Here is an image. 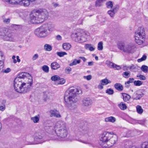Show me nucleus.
Wrapping results in <instances>:
<instances>
[{
  "label": "nucleus",
  "mask_w": 148,
  "mask_h": 148,
  "mask_svg": "<svg viewBox=\"0 0 148 148\" xmlns=\"http://www.w3.org/2000/svg\"><path fill=\"white\" fill-rule=\"evenodd\" d=\"M29 76H31L30 74L27 73H20L15 78L14 81V84H16V79L18 80V81L22 82L25 80V78H29Z\"/></svg>",
  "instance_id": "nucleus-12"
},
{
  "label": "nucleus",
  "mask_w": 148,
  "mask_h": 148,
  "mask_svg": "<svg viewBox=\"0 0 148 148\" xmlns=\"http://www.w3.org/2000/svg\"><path fill=\"white\" fill-rule=\"evenodd\" d=\"M118 106L121 110H125L127 108L126 105L122 102H121L120 104H119Z\"/></svg>",
  "instance_id": "nucleus-28"
},
{
  "label": "nucleus",
  "mask_w": 148,
  "mask_h": 148,
  "mask_svg": "<svg viewBox=\"0 0 148 148\" xmlns=\"http://www.w3.org/2000/svg\"><path fill=\"white\" fill-rule=\"evenodd\" d=\"M84 33L82 34L81 32H77L73 33L72 35L73 39L76 42H84L85 41L84 38L82 35Z\"/></svg>",
  "instance_id": "nucleus-10"
},
{
  "label": "nucleus",
  "mask_w": 148,
  "mask_h": 148,
  "mask_svg": "<svg viewBox=\"0 0 148 148\" xmlns=\"http://www.w3.org/2000/svg\"><path fill=\"white\" fill-rule=\"evenodd\" d=\"M137 77H139V79L141 80H145L146 79L145 77L142 75H137Z\"/></svg>",
  "instance_id": "nucleus-49"
},
{
  "label": "nucleus",
  "mask_w": 148,
  "mask_h": 148,
  "mask_svg": "<svg viewBox=\"0 0 148 148\" xmlns=\"http://www.w3.org/2000/svg\"><path fill=\"white\" fill-rule=\"evenodd\" d=\"M107 7L108 8H111L113 6V4L112 1H109L106 3Z\"/></svg>",
  "instance_id": "nucleus-35"
},
{
  "label": "nucleus",
  "mask_w": 148,
  "mask_h": 148,
  "mask_svg": "<svg viewBox=\"0 0 148 148\" xmlns=\"http://www.w3.org/2000/svg\"><path fill=\"white\" fill-rule=\"evenodd\" d=\"M42 69L44 71L47 73L49 71V67L46 65H44L42 67Z\"/></svg>",
  "instance_id": "nucleus-41"
},
{
  "label": "nucleus",
  "mask_w": 148,
  "mask_h": 148,
  "mask_svg": "<svg viewBox=\"0 0 148 148\" xmlns=\"http://www.w3.org/2000/svg\"><path fill=\"white\" fill-rule=\"evenodd\" d=\"M48 15L47 12L45 9L34 10L30 15L31 22L35 24L42 23L47 18Z\"/></svg>",
  "instance_id": "nucleus-3"
},
{
  "label": "nucleus",
  "mask_w": 148,
  "mask_h": 148,
  "mask_svg": "<svg viewBox=\"0 0 148 148\" xmlns=\"http://www.w3.org/2000/svg\"><path fill=\"white\" fill-rule=\"evenodd\" d=\"M13 26L14 27L19 28L21 26L19 25L13 24Z\"/></svg>",
  "instance_id": "nucleus-58"
},
{
  "label": "nucleus",
  "mask_w": 148,
  "mask_h": 148,
  "mask_svg": "<svg viewBox=\"0 0 148 148\" xmlns=\"http://www.w3.org/2000/svg\"><path fill=\"white\" fill-rule=\"evenodd\" d=\"M51 67L52 69L55 70L60 68V66L59 64L57 62H55L51 64Z\"/></svg>",
  "instance_id": "nucleus-17"
},
{
  "label": "nucleus",
  "mask_w": 148,
  "mask_h": 148,
  "mask_svg": "<svg viewBox=\"0 0 148 148\" xmlns=\"http://www.w3.org/2000/svg\"><path fill=\"white\" fill-rule=\"evenodd\" d=\"M106 64L109 65L110 67L112 68L115 69H116L117 66V65L109 61H107Z\"/></svg>",
  "instance_id": "nucleus-27"
},
{
  "label": "nucleus",
  "mask_w": 148,
  "mask_h": 148,
  "mask_svg": "<svg viewBox=\"0 0 148 148\" xmlns=\"http://www.w3.org/2000/svg\"><path fill=\"white\" fill-rule=\"evenodd\" d=\"M84 78L87 79L88 80H89L91 79L92 76L91 75H89L87 76H84Z\"/></svg>",
  "instance_id": "nucleus-53"
},
{
  "label": "nucleus",
  "mask_w": 148,
  "mask_h": 148,
  "mask_svg": "<svg viewBox=\"0 0 148 148\" xmlns=\"http://www.w3.org/2000/svg\"><path fill=\"white\" fill-rule=\"evenodd\" d=\"M38 54H36L34 55L32 58V60L33 61H34L38 58Z\"/></svg>",
  "instance_id": "nucleus-51"
},
{
  "label": "nucleus",
  "mask_w": 148,
  "mask_h": 148,
  "mask_svg": "<svg viewBox=\"0 0 148 148\" xmlns=\"http://www.w3.org/2000/svg\"><path fill=\"white\" fill-rule=\"evenodd\" d=\"M103 43L102 42H99L98 45V49L99 51H101L103 49Z\"/></svg>",
  "instance_id": "nucleus-42"
},
{
  "label": "nucleus",
  "mask_w": 148,
  "mask_h": 148,
  "mask_svg": "<svg viewBox=\"0 0 148 148\" xmlns=\"http://www.w3.org/2000/svg\"><path fill=\"white\" fill-rule=\"evenodd\" d=\"M106 92L109 95H113L114 93V91L111 88H109L106 91Z\"/></svg>",
  "instance_id": "nucleus-38"
},
{
  "label": "nucleus",
  "mask_w": 148,
  "mask_h": 148,
  "mask_svg": "<svg viewBox=\"0 0 148 148\" xmlns=\"http://www.w3.org/2000/svg\"><path fill=\"white\" fill-rule=\"evenodd\" d=\"M0 35L3 39L11 42L15 41L13 33L5 28H3L0 32Z\"/></svg>",
  "instance_id": "nucleus-6"
},
{
  "label": "nucleus",
  "mask_w": 148,
  "mask_h": 148,
  "mask_svg": "<svg viewBox=\"0 0 148 148\" xmlns=\"http://www.w3.org/2000/svg\"><path fill=\"white\" fill-rule=\"evenodd\" d=\"M1 56V57L2 60H0V71L2 69L4 66V62L3 60L5 59V57L3 56V55L2 54V53H0Z\"/></svg>",
  "instance_id": "nucleus-23"
},
{
  "label": "nucleus",
  "mask_w": 148,
  "mask_h": 148,
  "mask_svg": "<svg viewBox=\"0 0 148 148\" xmlns=\"http://www.w3.org/2000/svg\"><path fill=\"white\" fill-rule=\"evenodd\" d=\"M62 47L63 49L65 50H68L71 48V45L69 43H64L62 45Z\"/></svg>",
  "instance_id": "nucleus-25"
},
{
  "label": "nucleus",
  "mask_w": 148,
  "mask_h": 148,
  "mask_svg": "<svg viewBox=\"0 0 148 148\" xmlns=\"http://www.w3.org/2000/svg\"><path fill=\"white\" fill-rule=\"evenodd\" d=\"M2 18L3 22L7 24H8L10 21V19L9 18H6L5 16H2Z\"/></svg>",
  "instance_id": "nucleus-40"
},
{
  "label": "nucleus",
  "mask_w": 148,
  "mask_h": 148,
  "mask_svg": "<svg viewBox=\"0 0 148 148\" xmlns=\"http://www.w3.org/2000/svg\"><path fill=\"white\" fill-rule=\"evenodd\" d=\"M114 87L116 90L119 91H121L123 90V87L120 83H116L114 85Z\"/></svg>",
  "instance_id": "nucleus-19"
},
{
  "label": "nucleus",
  "mask_w": 148,
  "mask_h": 148,
  "mask_svg": "<svg viewBox=\"0 0 148 148\" xmlns=\"http://www.w3.org/2000/svg\"><path fill=\"white\" fill-rule=\"evenodd\" d=\"M104 1L102 0H97L95 2V5L96 7H100L102 5V3Z\"/></svg>",
  "instance_id": "nucleus-34"
},
{
  "label": "nucleus",
  "mask_w": 148,
  "mask_h": 148,
  "mask_svg": "<svg viewBox=\"0 0 148 148\" xmlns=\"http://www.w3.org/2000/svg\"><path fill=\"white\" fill-rule=\"evenodd\" d=\"M144 95L143 93L140 90L135 92L133 95L132 98L133 99H140Z\"/></svg>",
  "instance_id": "nucleus-13"
},
{
  "label": "nucleus",
  "mask_w": 148,
  "mask_h": 148,
  "mask_svg": "<svg viewBox=\"0 0 148 148\" xmlns=\"http://www.w3.org/2000/svg\"><path fill=\"white\" fill-rule=\"evenodd\" d=\"M128 67H127L126 66H124L123 67V69L124 71H126L128 70Z\"/></svg>",
  "instance_id": "nucleus-59"
},
{
  "label": "nucleus",
  "mask_w": 148,
  "mask_h": 148,
  "mask_svg": "<svg viewBox=\"0 0 148 148\" xmlns=\"http://www.w3.org/2000/svg\"><path fill=\"white\" fill-rule=\"evenodd\" d=\"M112 133L113 132H104L101 134L100 138V144L101 147H103V145L107 144L108 142L112 136Z\"/></svg>",
  "instance_id": "nucleus-9"
},
{
  "label": "nucleus",
  "mask_w": 148,
  "mask_h": 148,
  "mask_svg": "<svg viewBox=\"0 0 148 148\" xmlns=\"http://www.w3.org/2000/svg\"><path fill=\"white\" fill-rule=\"evenodd\" d=\"M79 58H80L82 59L84 62H85L86 60V59L84 57H79Z\"/></svg>",
  "instance_id": "nucleus-60"
},
{
  "label": "nucleus",
  "mask_w": 148,
  "mask_h": 148,
  "mask_svg": "<svg viewBox=\"0 0 148 148\" xmlns=\"http://www.w3.org/2000/svg\"><path fill=\"white\" fill-rule=\"evenodd\" d=\"M118 141V137L117 135L114 134L113 133L112 134L111 138L108 142L107 144L103 145V147L109 148L112 146L116 144Z\"/></svg>",
  "instance_id": "nucleus-11"
},
{
  "label": "nucleus",
  "mask_w": 148,
  "mask_h": 148,
  "mask_svg": "<svg viewBox=\"0 0 148 148\" xmlns=\"http://www.w3.org/2000/svg\"><path fill=\"white\" fill-rule=\"evenodd\" d=\"M85 47L87 49H88L90 51H92L95 50V48L92 46L91 44H86L85 46Z\"/></svg>",
  "instance_id": "nucleus-26"
},
{
  "label": "nucleus",
  "mask_w": 148,
  "mask_h": 148,
  "mask_svg": "<svg viewBox=\"0 0 148 148\" xmlns=\"http://www.w3.org/2000/svg\"><path fill=\"white\" fill-rule=\"evenodd\" d=\"M71 71V68L69 67H66L65 70V72L67 73H69V72Z\"/></svg>",
  "instance_id": "nucleus-52"
},
{
  "label": "nucleus",
  "mask_w": 148,
  "mask_h": 148,
  "mask_svg": "<svg viewBox=\"0 0 148 148\" xmlns=\"http://www.w3.org/2000/svg\"><path fill=\"white\" fill-rule=\"evenodd\" d=\"M123 77L125 78H128L130 76V73L129 71H125L122 74Z\"/></svg>",
  "instance_id": "nucleus-32"
},
{
  "label": "nucleus",
  "mask_w": 148,
  "mask_h": 148,
  "mask_svg": "<svg viewBox=\"0 0 148 148\" xmlns=\"http://www.w3.org/2000/svg\"><path fill=\"white\" fill-rule=\"evenodd\" d=\"M5 109V105H0V110L3 111Z\"/></svg>",
  "instance_id": "nucleus-55"
},
{
  "label": "nucleus",
  "mask_w": 148,
  "mask_h": 148,
  "mask_svg": "<svg viewBox=\"0 0 148 148\" xmlns=\"http://www.w3.org/2000/svg\"><path fill=\"white\" fill-rule=\"evenodd\" d=\"M34 142L30 144H36L41 143L43 142L42 139V137L41 135L36 136L34 138Z\"/></svg>",
  "instance_id": "nucleus-15"
},
{
  "label": "nucleus",
  "mask_w": 148,
  "mask_h": 148,
  "mask_svg": "<svg viewBox=\"0 0 148 148\" xmlns=\"http://www.w3.org/2000/svg\"><path fill=\"white\" fill-rule=\"evenodd\" d=\"M118 48L125 53H132L134 52L135 46L133 43L127 44L121 42L118 45Z\"/></svg>",
  "instance_id": "nucleus-7"
},
{
  "label": "nucleus",
  "mask_w": 148,
  "mask_h": 148,
  "mask_svg": "<svg viewBox=\"0 0 148 148\" xmlns=\"http://www.w3.org/2000/svg\"><path fill=\"white\" fill-rule=\"evenodd\" d=\"M40 118V116L39 114H38L34 117H32L31 118V119L34 122V123H37L39 121Z\"/></svg>",
  "instance_id": "nucleus-22"
},
{
  "label": "nucleus",
  "mask_w": 148,
  "mask_h": 148,
  "mask_svg": "<svg viewBox=\"0 0 148 148\" xmlns=\"http://www.w3.org/2000/svg\"><path fill=\"white\" fill-rule=\"evenodd\" d=\"M93 61L88 62V64L89 66H92L93 65Z\"/></svg>",
  "instance_id": "nucleus-62"
},
{
  "label": "nucleus",
  "mask_w": 148,
  "mask_h": 148,
  "mask_svg": "<svg viewBox=\"0 0 148 148\" xmlns=\"http://www.w3.org/2000/svg\"><path fill=\"white\" fill-rule=\"evenodd\" d=\"M141 69L144 73H146L148 71V66L145 65H143L141 68Z\"/></svg>",
  "instance_id": "nucleus-33"
},
{
  "label": "nucleus",
  "mask_w": 148,
  "mask_h": 148,
  "mask_svg": "<svg viewBox=\"0 0 148 148\" xmlns=\"http://www.w3.org/2000/svg\"><path fill=\"white\" fill-rule=\"evenodd\" d=\"M79 91L75 87H70L65 93L64 99L66 106L70 110H76L77 108L76 103L78 100L77 94L80 93Z\"/></svg>",
  "instance_id": "nucleus-1"
},
{
  "label": "nucleus",
  "mask_w": 148,
  "mask_h": 148,
  "mask_svg": "<svg viewBox=\"0 0 148 148\" xmlns=\"http://www.w3.org/2000/svg\"><path fill=\"white\" fill-rule=\"evenodd\" d=\"M141 148H148V142H145L143 143L141 145Z\"/></svg>",
  "instance_id": "nucleus-44"
},
{
  "label": "nucleus",
  "mask_w": 148,
  "mask_h": 148,
  "mask_svg": "<svg viewBox=\"0 0 148 148\" xmlns=\"http://www.w3.org/2000/svg\"><path fill=\"white\" fill-rule=\"evenodd\" d=\"M55 131L57 136L61 138H65L68 134L66 123L62 121H58L56 123Z\"/></svg>",
  "instance_id": "nucleus-4"
},
{
  "label": "nucleus",
  "mask_w": 148,
  "mask_h": 148,
  "mask_svg": "<svg viewBox=\"0 0 148 148\" xmlns=\"http://www.w3.org/2000/svg\"><path fill=\"white\" fill-rule=\"evenodd\" d=\"M119 6L118 5H117L115 6H114L112 10V11L114 12L115 13L117 12L119 9Z\"/></svg>",
  "instance_id": "nucleus-48"
},
{
  "label": "nucleus",
  "mask_w": 148,
  "mask_h": 148,
  "mask_svg": "<svg viewBox=\"0 0 148 148\" xmlns=\"http://www.w3.org/2000/svg\"><path fill=\"white\" fill-rule=\"evenodd\" d=\"M122 95L123 100L125 102H126L129 100L131 98L130 96L127 94L122 93Z\"/></svg>",
  "instance_id": "nucleus-24"
},
{
  "label": "nucleus",
  "mask_w": 148,
  "mask_h": 148,
  "mask_svg": "<svg viewBox=\"0 0 148 148\" xmlns=\"http://www.w3.org/2000/svg\"><path fill=\"white\" fill-rule=\"evenodd\" d=\"M58 81L59 82L58 83V84H63L65 82V80L63 78H60V79Z\"/></svg>",
  "instance_id": "nucleus-47"
},
{
  "label": "nucleus",
  "mask_w": 148,
  "mask_h": 148,
  "mask_svg": "<svg viewBox=\"0 0 148 148\" xmlns=\"http://www.w3.org/2000/svg\"><path fill=\"white\" fill-rule=\"evenodd\" d=\"M16 79V83L14 84L15 90L20 93H25L30 90L33 83L32 77L29 76V78H25V80L21 82Z\"/></svg>",
  "instance_id": "nucleus-2"
},
{
  "label": "nucleus",
  "mask_w": 148,
  "mask_h": 148,
  "mask_svg": "<svg viewBox=\"0 0 148 148\" xmlns=\"http://www.w3.org/2000/svg\"><path fill=\"white\" fill-rule=\"evenodd\" d=\"M49 99V97L47 95H45L44 100L45 101H47Z\"/></svg>",
  "instance_id": "nucleus-56"
},
{
  "label": "nucleus",
  "mask_w": 148,
  "mask_h": 148,
  "mask_svg": "<svg viewBox=\"0 0 148 148\" xmlns=\"http://www.w3.org/2000/svg\"><path fill=\"white\" fill-rule=\"evenodd\" d=\"M44 49L46 51H50L52 49V47L49 44H45L44 45Z\"/></svg>",
  "instance_id": "nucleus-31"
},
{
  "label": "nucleus",
  "mask_w": 148,
  "mask_h": 148,
  "mask_svg": "<svg viewBox=\"0 0 148 148\" xmlns=\"http://www.w3.org/2000/svg\"><path fill=\"white\" fill-rule=\"evenodd\" d=\"M137 123L142 125H144L145 123V121L144 120H142L138 121Z\"/></svg>",
  "instance_id": "nucleus-54"
},
{
  "label": "nucleus",
  "mask_w": 148,
  "mask_h": 148,
  "mask_svg": "<svg viewBox=\"0 0 148 148\" xmlns=\"http://www.w3.org/2000/svg\"><path fill=\"white\" fill-rule=\"evenodd\" d=\"M143 82L140 80L135 81L134 82V84L135 86H140L143 84Z\"/></svg>",
  "instance_id": "nucleus-39"
},
{
  "label": "nucleus",
  "mask_w": 148,
  "mask_h": 148,
  "mask_svg": "<svg viewBox=\"0 0 148 148\" xmlns=\"http://www.w3.org/2000/svg\"><path fill=\"white\" fill-rule=\"evenodd\" d=\"M6 101L5 100H2L1 103L2 104L1 105H5V104L6 103Z\"/></svg>",
  "instance_id": "nucleus-64"
},
{
  "label": "nucleus",
  "mask_w": 148,
  "mask_h": 148,
  "mask_svg": "<svg viewBox=\"0 0 148 148\" xmlns=\"http://www.w3.org/2000/svg\"><path fill=\"white\" fill-rule=\"evenodd\" d=\"M145 34L144 28L139 27L136 32L135 35V41L139 45H141L145 41Z\"/></svg>",
  "instance_id": "nucleus-5"
},
{
  "label": "nucleus",
  "mask_w": 148,
  "mask_h": 148,
  "mask_svg": "<svg viewBox=\"0 0 148 148\" xmlns=\"http://www.w3.org/2000/svg\"><path fill=\"white\" fill-rule=\"evenodd\" d=\"M105 121L106 122H111L114 123L116 121V119L112 116L107 117L105 118Z\"/></svg>",
  "instance_id": "nucleus-21"
},
{
  "label": "nucleus",
  "mask_w": 148,
  "mask_h": 148,
  "mask_svg": "<svg viewBox=\"0 0 148 148\" xmlns=\"http://www.w3.org/2000/svg\"><path fill=\"white\" fill-rule=\"evenodd\" d=\"M136 109L137 112L138 113L141 114L143 112V109L140 106L137 105L136 107Z\"/></svg>",
  "instance_id": "nucleus-30"
},
{
  "label": "nucleus",
  "mask_w": 148,
  "mask_h": 148,
  "mask_svg": "<svg viewBox=\"0 0 148 148\" xmlns=\"http://www.w3.org/2000/svg\"><path fill=\"white\" fill-rule=\"evenodd\" d=\"M101 84L103 85H106L110 83H111V81L107 79H102L101 81Z\"/></svg>",
  "instance_id": "nucleus-29"
},
{
  "label": "nucleus",
  "mask_w": 148,
  "mask_h": 148,
  "mask_svg": "<svg viewBox=\"0 0 148 148\" xmlns=\"http://www.w3.org/2000/svg\"><path fill=\"white\" fill-rule=\"evenodd\" d=\"M60 57H62L64 55H67V53L65 52H58L56 53Z\"/></svg>",
  "instance_id": "nucleus-43"
},
{
  "label": "nucleus",
  "mask_w": 148,
  "mask_h": 148,
  "mask_svg": "<svg viewBox=\"0 0 148 148\" xmlns=\"http://www.w3.org/2000/svg\"><path fill=\"white\" fill-rule=\"evenodd\" d=\"M81 61L80 60H77L76 59H75L71 63L69 64V66H72L74 65H76L77 64H79L80 63Z\"/></svg>",
  "instance_id": "nucleus-36"
},
{
  "label": "nucleus",
  "mask_w": 148,
  "mask_h": 148,
  "mask_svg": "<svg viewBox=\"0 0 148 148\" xmlns=\"http://www.w3.org/2000/svg\"><path fill=\"white\" fill-rule=\"evenodd\" d=\"M46 25V27H48V29L49 31L52 32L53 30L55 25L53 23L50 22Z\"/></svg>",
  "instance_id": "nucleus-18"
},
{
  "label": "nucleus",
  "mask_w": 148,
  "mask_h": 148,
  "mask_svg": "<svg viewBox=\"0 0 148 148\" xmlns=\"http://www.w3.org/2000/svg\"><path fill=\"white\" fill-rule=\"evenodd\" d=\"M49 112L50 114V116H54L57 118H60L61 116L59 112L56 110H51Z\"/></svg>",
  "instance_id": "nucleus-16"
},
{
  "label": "nucleus",
  "mask_w": 148,
  "mask_h": 148,
  "mask_svg": "<svg viewBox=\"0 0 148 148\" xmlns=\"http://www.w3.org/2000/svg\"><path fill=\"white\" fill-rule=\"evenodd\" d=\"M138 67L134 66H131L130 67V69L133 72H136L138 71Z\"/></svg>",
  "instance_id": "nucleus-46"
},
{
  "label": "nucleus",
  "mask_w": 148,
  "mask_h": 148,
  "mask_svg": "<svg viewBox=\"0 0 148 148\" xmlns=\"http://www.w3.org/2000/svg\"><path fill=\"white\" fill-rule=\"evenodd\" d=\"M1 72L5 73H8L9 72L11 71V69L9 68H7L6 69L3 70V69H1Z\"/></svg>",
  "instance_id": "nucleus-50"
},
{
  "label": "nucleus",
  "mask_w": 148,
  "mask_h": 148,
  "mask_svg": "<svg viewBox=\"0 0 148 148\" xmlns=\"http://www.w3.org/2000/svg\"><path fill=\"white\" fill-rule=\"evenodd\" d=\"M5 1L12 4H19L20 5V0H4Z\"/></svg>",
  "instance_id": "nucleus-20"
},
{
  "label": "nucleus",
  "mask_w": 148,
  "mask_h": 148,
  "mask_svg": "<svg viewBox=\"0 0 148 148\" xmlns=\"http://www.w3.org/2000/svg\"><path fill=\"white\" fill-rule=\"evenodd\" d=\"M83 105L85 106H89L91 105L93 103L92 101L89 97L84 98L82 101Z\"/></svg>",
  "instance_id": "nucleus-14"
},
{
  "label": "nucleus",
  "mask_w": 148,
  "mask_h": 148,
  "mask_svg": "<svg viewBox=\"0 0 148 148\" xmlns=\"http://www.w3.org/2000/svg\"><path fill=\"white\" fill-rule=\"evenodd\" d=\"M108 13L111 17H112L114 16V15L115 14V13L114 12L112 11V10L108 11Z\"/></svg>",
  "instance_id": "nucleus-45"
},
{
  "label": "nucleus",
  "mask_w": 148,
  "mask_h": 148,
  "mask_svg": "<svg viewBox=\"0 0 148 148\" xmlns=\"http://www.w3.org/2000/svg\"><path fill=\"white\" fill-rule=\"evenodd\" d=\"M35 34L39 37H45L47 36L49 34L47 31V27L46 24L43 25L36 29L34 32Z\"/></svg>",
  "instance_id": "nucleus-8"
},
{
  "label": "nucleus",
  "mask_w": 148,
  "mask_h": 148,
  "mask_svg": "<svg viewBox=\"0 0 148 148\" xmlns=\"http://www.w3.org/2000/svg\"><path fill=\"white\" fill-rule=\"evenodd\" d=\"M101 84H99L98 86V88L99 89H103V86Z\"/></svg>",
  "instance_id": "nucleus-61"
},
{
  "label": "nucleus",
  "mask_w": 148,
  "mask_h": 148,
  "mask_svg": "<svg viewBox=\"0 0 148 148\" xmlns=\"http://www.w3.org/2000/svg\"><path fill=\"white\" fill-rule=\"evenodd\" d=\"M56 38V39L58 40H61L62 39L61 36L59 35L57 36Z\"/></svg>",
  "instance_id": "nucleus-57"
},
{
  "label": "nucleus",
  "mask_w": 148,
  "mask_h": 148,
  "mask_svg": "<svg viewBox=\"0 0 148 148\" xmlns=\"http://www.w3.org/2000/svg\"><path fill=\"white\" fill-rule=\"evenodd\" d=\"M60 79V77L59 76L57 75H55L51 77V80L53 81H56L59 80Z\"/></svg>",
  "instance_id": "nucleus-37"
},
{
  "label": "nucleus",
  "mask_w": 148,
  "mask_h": 148,
  "mask_svg": "<svg viewBox=\"0 0 148 148\" xmlns=\"http://www.w3.org/2000/svg\"><path fill=\"white\" fill-rule=\"evenodd\" d=\"M141 58L142 59V60L144 61L147 58V56L145 55H144Z\"/></svg>",
  "instance_id": "nucleus-63"
}]
</instances>
